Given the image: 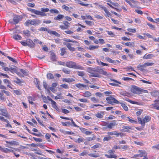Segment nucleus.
<instances>
[{
  "label": "nucleus",
  "instance_id": "f257e3e1",
  "mask_svg": "<svg viewBox=\"0 0 159 159\" xmlns=\"http://www.w3.org/2000/svg\"><path fill=\"white\" fill-rule=\"evenodd\" d=\"M98 68V66L95 67L94 68L88 67L87 68V71L92 74V76L99 77L100 76L98 74L95 73L97 72Z\"/></svg>",
  "mask_w": 159,
  "mask_h": 159
},
{
  "label": "nucleus",
  "instance_id": "f03ea898",
  "mask_svg": "<svg viewBox=\"0 0 159 159\" xmlns=\"http://www.w3.org/2000/svg\"><path fill=\"white\" fill-rule=\"evenodd\" d=\"M41 23V21L39 20L33 19L27 20L25 23V25L26 26H28L30 25H37Z\"/></svg>",
  "mask_w": 159,
  "mask_h": 159
},
{
  "label": "nucleus",
  "instance_id": "7ed1b4c3",
  "mask_svg": "<svg viewBox=\"0 0 159 159\" xmlns=\"http://www.w3.org/2000/svg\"><path fill=\"white\" fill-rule=\"evenodd\" d=\"M118 125V123L117 121L113 120L109 124L107 123L106 125L107 126V128L109 129H111L114 126L117 125Z\"/></svg>",
  "mask_w": 159,
  "mask_h": 159
},
{
  "label": "nucleus",
  "instance_id": "20e7f679",
  "mask_svg": "<svg viewBox=\"0 0 159 159\" xmlns=\"http://www.w3.org/2000/svg\"><path fill=\"white\" fill-rule=\"evenodd\" d=\"M131 91L134 93L136 94H139L142 92L140 89L136 86H134L133 87L132 89H131Z\"/></svg>",
  "mask_w": 159,
  "mask_h": 159
},
{
  "label": "nucleus",
  "instance_id": "39448f33",
  "mask_svg": "<svg viewBox=\"0 0 159 159\" xmlns=\"http://www.w3.org/2000/svg\"><path fill=\"white\" fill-rule=\"evenodd\" d=\"M0 111L1 112L0 115L6 116L7 115V109L5 107L1 108L0 107Z\"/></svg>",
  "mask_w": 159,
  "mask_h": 159
},
{
  "label": "nucleus",
  "instance_id": "423d86ee",
  "mask_svg": "<svg viewBox=\"0 0 159 159\" xmlns=\"http://www.w3.org/2000/svg\"><path fill=\"white\" fill-rule=\"evenodd\" d=\"M76 63L72 61L66 62V66L70 68H74Z\"/></svg>",
  "mask_w": 159,
  "mask_h": 159
},
{
  "label": "nucleus",
  "instance_id": "0eeeda50",
  "mask_svg": "<svg viewBox=\"0 0 159 159\" xmlns=\"http://www.w3.org/2000/svg\"><path fill=\"white\" fill-rule=\"evenodd\" d=\"M97 72L105 75L106 76H108L110 74L108 73L107 71H105L102 69H100L98 67Z\"/></svg>",
  "mask_w": 159,
  "mask_h": 159
},
{
  "label": "nucleus",
  "instance_id": "6e6552de",
  "mask_svg": "<svg viewBox=\"0 0 159 159\" xmlns=\"http://www.w3.org/2000/svg\"><path fill=\"white\" fill-rule=\"evenodd\" d=\"M27 46L30 48H34L35 46V43L30 39H27Z\"/></svg>",
  "mask_w": 159,
  "mask_h": 159
},
{
  "label": "nucleus",
  "instance_id": "1a4fd4ad",
  "mask_svg": "<svg viewBox=\"0 0 159 159\" xmlns=\"http://www.w3.org/2000/svg\"><path fill=\"white\" fill-rule=\"evenodd\" d=\"M110 80L111 81L115 82V83H109V84H110L111 85L113 86H117V87H119V85L118 84H121V83L119 81H117V80H115L111 79Z\"/></svg>",
  "mask_w": 159,
  "mask_h": 159
},
{
  "label": "nucleus",
  "instance_id": "9d476101",
  "mask_svg": "<svg viewBox=\"0 0 159 159\" xmlns=\"http://www.w3.org/2000/svg\"><path fill=\"white\" fill-rule=\"evenodd\" d=\"M20 20V18L19 16H16L14 17L13 18V22H12V20H10L9 22L11 23H13L14 24H17Z\"/></svg>",
  "mask_w": 159,
  "mask_h": 159
},
{
  "label": "nucleus",
  "instance_id": "9b49d317",
  "mask_svg": "<svg viewBox=\"0 0 159 159\" xmlns=\"http://www.w3.org/2000/svg\"><path fill=\"white\" fill-rule=\"evenodd\" d=\"M123 129V131L124 132H130V129H133L132 127L131 126H123L122 127Z\"/></svg>",
  "mask_w": 159,
  "mask_h": 159
},
{
  "label": "nucleus",
  "instance_id": "f8f14e48",
  "mask_svg": "<svg viewBox=\"0 0 159 159\" xmlns=\"http://www.w3.org/2000/svg\"><path fill=\"white\" fill-rule=\"evenodd\" d=\"M63 44L67 46L68 49L71 51H74L75 50V48L71 47L70 43H66L64 42Z\"/></svg>",
  "mask_w": 159,
  "mask_h": 159
},
{
  "label": "nucleus",
  "instance_id": "ddd939ff",
  "mask_svg": "<svg viewBox=\"0 0 159 159\" xmlns=\"http://www.w3.org/2000/svg\"><path fill=\"white\" fill-rule=\"evenodd\" d=\"M151 119V118L150 116H145L143 119V126H144L145 125V123L149 121Z\"/></svg>",
  "mask_w": 159,
  "mask_h": 159
},
{
  "label": "nucleus",
  "instance_id": "4468645a",
  "mask_svg": "<svg viewBox=\"0 0 159 159\" xmlns=\"http://www.w3.org/2000/svg\"><path fill=\"white\" fill-rule=\"evenodd\" d=\"M60 118H61L63 119H66V120H70L71 121L72 123V125L74 126L75 127H77V128H79V126L77 125H76L75 124V123L73 121L72 119V118L70 119V118H68L65 117H63V116H60Z\"/></svg>",
  "mask_w": 159,
  "mask_h": 159
},
{
  "label": "nucleus",
  "instance_id": "2eb2a0df",
  "mask_svg": "<svg viewBox=\"0 0 159 159\" xmlns=\"http://www.w3.org/2000/svg\"><path fill=\"white\" fill-rule=\"evenodd\" d=\"M104 113L103 111L98 112L96 114V116L98 118H102L103 117V116Z\"/></svg>",
  "mask_w": 159,
  "mask_h": 159
},
{
  "label": "nucleus",
  "instance_id": "dca6fc26",
  "mask_svg": "<svg viewBox=\"0 0 159 159\" xmlns=\"http://www.w3.org/2000/svg\"><path fill=\"white\" fill-rule=\"evenodd\" d=\"M154 57V55L153 54H148V55L146 54L143 57V58L147 59H151Z\"/></svg>",
  "mask_w": 159,
  "mask_h": 159
},
{
  "label": "nucleus",
  "instance_id": "f3484780",
  "mask_svg": "<svg viewBox=\"0 0 159 159\" xmlns=\"http://www.w3.org/2000/svg\"><path fill=\"white\" fill-rule=\"evenodd\" d=\"M34 82L35 84L39 90H41V89H40V87L39 86L40 82L39 80L35 78L34 79Z\"/></svg>",
  "mask_w": 159,
  "mask_h": 159
},
{
  "label": "nucleus",
  "instance_id": "a211bd4d",
  "mask_svg": "<svg viewBox=\"0 0 159 159\" xmlns=\"http://www.w3.org/2000/svg\"><path fill=\"white\" fill-rule=\"evenodd\" d=\"M113 97L111 96H110L109 97H107L106 98V99L107 101V102L109 104H111V105H112V100H113V98H114Z\"/></svg>",
  "mask_w": 159,
  "mask_h": 159
},
{
  "label": "nucleus",
  "instance_id": "6ab92c4d",
  "mask_svg": "<svg viewBox=\"0 0 159 159\" xmlns=\"http://www.w3.org/2000/svg\"><path fill=\"white\" fill-rule=\"evenodd\" d=\"M3 82L4 83L6 84L7 86L9 88L12 89V88L11 87L10 84H11L10 82L8 80L5 79L3 80Z\"/></svg>",
  "mask_w": 159,
  "mask_h": 159
},
{
  "label": "nucleus",
  "instance_id": "aec40b11",
  "mask_svg": "<svg viewBox=\"0 0 159 159\" xmlns=\"http://www.w3.org/2000/svg\"><path fill=\"white\" fill-rule=\"evenodd\" d=\"M6 142L7 143H9L11 145H18V143L14 141H6Z\"/></svg>",
  "mask_w": 159,
  "mask_h": 159
},
{
  "label": "nucleus",
  "instance_id": "412c9836",
  "mask_svg": "<svg viewBox=\"0 0 159 159\" xmlns=\"http://www.w3.org/2000/svg\"><path fill=\"white\" fill-rule=\"evenodd\" d=\"M30 11L32 12L33 13L36 15H40L41 11H38L35 9H30Z\"/></svg>",
  "mask_w": 159,
  "mask_h": 159
},
{
  "label": "nucleus",
  "instance_id": "4be33fe9",
  "mask_svg": "<svg viewBox=\"0 0 159 159\" xmlns=\"http://www.w3.org/2000/svg\"><path fill=\"white\" fill-rule=\"evenodd\" d=\"M30 11L32 12L33 13L36 15H40L41 11H38L35 9H30Z\"/></svg>",
  "mask_w": 159,
  "mask_h": 159
},
{
  "label": "nucleus",
  "instance_id": "5701e85b",
  "mask_svg": "<svg viewBox=\"0 0 159 159\" xmlns=\"http://www.w3.org/2000/svg\"><path fill=\"white\" fill-rule=\"evenodd\" d=\"M64 17V16L62 15L59 14L57 16L55 17L54 19L55 20H60L62 19Z\"/></svg>",
  "mask_w": 159,
  "mask_h": 159
},
{
  "label": "nucleus",
  "instance_id": "b1692460",
  "mask_svg": "<svg viewBox=\"0 0 159 159\" xmlns=\"http://www.w3.org/2000/svg\"><path fill=\"white\" fill-rule=\"evenodd\" d=\"M146 67V65L145 63H144L143 65H139L137 66V68L140 70L142 71L143 70V68Z\"/></svg>",
  "mask_w": 159,
  "mask_h": 159
},
{
  "label": "nucleus",
  "instance_id": "393cba45",
  "mask_svg": "<svg viewBox=\"0 0 159 159\" xmlns=\"http://www.w3.org/2000/svg\"><path fill=\"white\" fill-rule=\"evenodd\" d=\"M51 103L52 104V106L53 108H54L57 110H58L59 109L58 107L57 106V104L55 101H53V102H52Z\"/></svg>",
  "mask_w": 159,
  "mask_h": 159
},
{
  "label": "nucleus",
  "instance_id": "a878e982",
  "mask_svg": "<svg viewBox=\"0 0 159 159\" xmlns=\"http://www.w3.org/2000/svg\"><path fill=\"white\" fill-rule=\"evenodd\" d=\"M62 80L63 81H65L67 82L68 83H70L71 82L74 80H73V79L72 78H63Z\"/></svg>",
  "mask_w": 159,
  "mask_h": 159
},
{
  "label": "nucleus",
  "instance_id": "bb28decb",
  "mask_svg": "<svg viewBox=\"0 0 159 159\" xmlns=\"http://www.w3.org/2000/svg\"><path fill=\"white\" fill-rule=\"evenodd\" d=\"M122 107H123L124 110L125 111H127L128 110V108L127 106L123 102H120V103Z\"/></svg>",
  "mask_w": 159,
  "mask_h": 159
},
{
  "label": "nucleus",
  "instance_id": "cd10ccee",
  "mask_svg": "<svg viewBox=\"0 0 159 159\" xmlns=\"http://www.w3.org/2000/svg\"><path fill=\"white\" fill-rule=\"evenodd\" d=\"M124 45L126 46L132 47L134 46V43L133 42H127L125 43Z\"/></svg>",
  "mask_w": 159,
  "mask_h": 159
},
{
  "label": "nucleus",
  "instance_id": "c85d7f7f",
  "mask_svg": "<svg viewBox=\"0 0 159 159\" xmlns=\"http://www.w3.org/2000/svg\"><path fill=\"white\" fill-rule=\"evenodd\" d=\"M88 155L92 157H99V155L98 153L94 154V153H89L88 154Z\"/></svg>",
  "mask_w": 159,
  "mask_h": 159
},
{
  "label": "nucleus",
  "instance_id": "c756f323",
  "mask_svg": "<svg viewBox=\"0 0 159 159\" xmlns=\"http://www.w3.org/2000/svg\"><path fill=\"white\" fill-rule=\"evenodd\" d=\"M13 38L16 40H20L22 39L21 36L18 34L13 35Z\"/></svg>",
  "mask_w": 159,
  "mask_h": 159
},
{
  "label": "nucleus",
  "instance_id": "7c9ffc66",
  "mask_svg": "<svg viewBox=\"0 0 159 159\" xmlns=\"http://www.w3.org/2000/svg\"><path fill=\"white\" fill-rule=\"evenodd\" d=\"M75 86L77 88L80 89H81L83 88L86 87V85L81 84H76L75 85Z\"/></svg>",
  "mask_w": 159,
  "mask_h": 159
},
{
  "label": "nucleus",
  "instance_id": "2f4dec72",
  "mask_svg": "<svg viewBox=\"0 0 159 159\" xmlns=\"http://www.w3.org/2000/svg\"><path fill=\"white\" fill-rule=\"evenodd\" d=\"M105 156L107 157L108 158H116L117 156L115 155H108L107 154L105 155Z\"/></svg>",
  "mask_w": 159,
  "mask_h": 159
},
{
  "label": "nucleus",
  "instance_id": "473e14b6",
  "mask_svg": "<svg viewBox=\"0 0 159 159\" xmlns=\"http://www.w3.org/2000/svg\"><path fill=\"white\" fill-rule=\"evenodd\" d=\"M98 46L90 45L89 47L87 48L90 50H92L98 48Z\"/></svg>",
  "mask_w": 159,
  "mask_h": 159
},
{
  "label": "nucleus",
  "instance_id": "72a5a7b5",
  "mask_svg": "<svg viewBox=\"0 0 159 159\" xmlns=\"http://www.w3.org/2000/svg\"><path fill=\"white\" fill-rule=\"evenodd\" d=\"M91 95V93L89 91H86L84 93L83 96L85 97H89Z\"/></svg>",
  "mask_w": 159,
  "mask_h": 159
},
{
  "label": "nucleus",
  "instance_id": "f704fd0d",
  "mask_svg": "<svg viewBox=\"0 0 159 159\" xmlns=\"http://www.w3.org/2000/svg\"><path fill=\"white\" fill-rule=\"evenodd\" d=\"M139 154L141 155H142V157L143 156H146L147 155V154L144 151L139 150Z\"/></svg>",
  "mask_w": 159,
  "mask_h": 159
},
{
  "label": "nucleus",
  "instance_id": "c9c22d12",
  "mask_svg": "<svg viewBox=\"0 0 159 159\" xmlns=\"http://www.w3.org/2000/svg\"><path fill=\"white\" fill-rule=\"evenodd\" d=\"M74 69H80V70H84V67H82V66L79 65H77L76 63V65H75V66L74 67Z\"/></svg>",
  "mask_w": 159,
  "mask_h": 159
},
{
  "label": "nucleus",
  "instance_id": "e433bc0d",
  "mask_svg": "<svg viewBox=\"0 0 159 159\" xmlns=\"http://www.w3.org/2000/svg\"><path fill=\"white\" fill-rule=\"evenodd\" d=\"M51 59L52 60L54 61H56V56L55 54L53 52H52L51 53Z\"/></svg>",
  "mask_w": 159,
  "mask_h": 159
},
{
  "label": "nucleus",
  "instance_id": "4c0bfd02",
  "mask_svg": "<svg viewBox=\"0 0 159 159\" xmlns=\"http://www.w3.org/2000/svg\"><path fill=\"white\" fill-rule=\"evenodd\" d=\"M49 33L51 34L54 35L57 37H59L60 36V34L57 33L55 31H50L49 32Z\"/></svg>",
  "mask_w": 159,
  "mask_h": 159
},
{
  "label": "nucleus",
  "instance_id": "58836bf2",
  "mask_svg": "<svg viewBox=\"0 0 159 159\" xmlns=\"http://www.w3.org/2000/svg\"><path fill=\"white\" fill-rule=\"evenodd\" d=\"M105 59L109 62L111 63H114L115 62V61L112 60V59L108 57H106Z\"/></svg>",
  "mask_w": 159,
  "mask_h": 159
},
{
  "label": "nucleus",
  "instance_id": "ea45409f",
  "mask_svg": "<svg viewBox=\"0 0 159 159\" xmlns=\"http://www.w3.org/2000/svg\"><path fill=\"white\" fill-rule=\"evenodd\" d=\"M3 152L5 153H7L9 152H13V150L11 149H10L7 148H4L2 150Z\"/></svg>",
  "mask_w": 159,
  "mask_h": 159
},
{
  "label": "nucleus",
  "instance_id": "a19ab883",
  "mask_svg": "<svg viewBox=\"0 0 159 159\" xmlns=\"http://www.w3.org/2000/svg\"><path fill=\"white\" fill-rule=\"evenodd\" d=\"M20 70L25 75H28V71L27 70L20 69Z\"/></svg>",
  "mask_w": 159,
  "mask_h": 159
},
{
  "label": "nucleus",
  "instance_id": "79ce46f5",
  "mask_svg": "<svg viewBox=\"0 0 159 159\" xmlns=\"http://www.w3.org/2000/svg\"><path fill=\"white\" fill-rule=\"evenodd\" d=\"M45 137L46 139L48 140V141L50 142V138L51 137V134H50L47 133L45 135Z\"/></svg>",
  "mask_w": 159,
  "mask_h": 159
},
{
  "label": "nucleus",
  "instance_id": "37998d69",
  "mask_svg": "<svg viewBox=\"0 0 159 159\" xmlns=\"http://www.w3.org/2000/svg\"><path fill=\"white\" fill-rule=\"evenodd\" d=\"M91 100L94 103H98L99 102V99L96 98L95 97H92Z\"/></svg>",
  "mask_w": 159,
  "mask_h": 159
},
{
  "label": "nucleus",
  "instance_id": "c03bdc74",
  "mask_svg": "<svg viewBox=\"0 0 159 159\" xmlns=\"http://www.w3.org/2000/svg\"><path fill=\"white\" fill-rule=\"evenodd\" d=\"M49 11L52 13L58 14L59 13V11L56 9H52L50 10Z\"/></svg>",
  "mask_w": 159,
  "mask_h": 159
},
{
  "label": "nucleus",
  "instance_id": "a18cd8bd",
  "mask_svg": "<svg viewBox=\"0 0 159 159\" xmlns=\"http://www.w3.org/2000/svg\"><path fill=\"white\" fill-rule=\"evenodd\" d=\"M88 153V152L86 150H84L83 152L79 154L80 156L86 155Z\"/></svg>",
  "mask_w": 159,
  "mask_h": 159
},
{
  "label": "nucleus",
  "instance_id": "49530a36",
  "mask_svg": "<svg viewBox=\"0 0 159 159\" xmlns=\"http://www.w3.org/2000/svg\"><path fill=\"white\" fill-rule=\"evenodd\" d=\"M66 48H61V56H63L66 53Z\"/></svg>",
  "mask_w": 159,
  "mask_h": 159
},
{
  "label": "nucleus",
  "instance_id": "de8ad7c7",
  "mask_svg": "<svg viewBox=\"0 0 159 159\" xmlns=\"http://www.w3.org/2000/svg\"><path fill=\"white\" fill-rule=\"evenodd\" d=\"M62 125L63 126H69L70 125H72L69 122H62Z\"/></svg>",
  "mask_w": 159,
  "mask_h": 159
},
{
  "label": "nucleus",
  "instance_id": "09e8293b",
  "mask_svg": "<svg viewBox=\"0 0 159 159\" xmlns=\"http://www.w3.org/2000/svg\"><path fill=\"white\" fill-rule=\"evenodd\" d=\"M23 33L27 37H29L30 35V34L29 31L28 30H26L23 31Z\"/></svg>",
  "mask_w": 159,
  "mask_h": 159
},
{
  "label": "nucleus",
  "instance_id": "8fccbe9b",
  "mask_svg": "<svg viewBox=\"0 0 159 159\" xmlns=\"http://www.w3.org/2000/svg\"><path fill=\"white\" fill-rule=\"evenodd\" d=\"M47 76L48 79H52L54 78L53 75L50 73L48 74L47 75Z\"/></svg>",
  "mask_w": 159,
  "mask_h": 159
},
{
  "label": "nucleus",
  "instance_id": "3c124183",
  "mask_svg": "<svg viewBox=\"0 0 159 159\" xmlns=\"http://www.w3.org/2000/svg\"><path fill=\"white\" fill-rule=\"evenodd\" d=\"M10 71L11 73H14V72H16V70L15 68H13L12 67H11L10 68Z\"/></svg>",
  "mask_w": 159,
  "mask_h": 159
},
{
  "label": "nucleus",
  "instance_id": "603ef678",
  "mask_svg": "<svg viewBox=\"0 0 159 159\" xmlns=\"http://www.w3.org/2000/svg\"><path fill=\"white\" fill-rule=\"evenodd\" d=\"M100 145H101L100 144L97 143L96 144L92 146L91 148L93 149H95L96 148H99V147H100Z\"/></svg>",
  "mask_w": 159,
  "mask_h": 159
},
{
  "label": "nucleus",
  "instance_id": "864d4df0",
  "mask_svg": "<svg viewBox=\"0 0 159 159\" xmlns=\"http://www.w3.org/2000/svg\"><path fill=\"white\" fill-rule=\"evenodd\" d=\"M84 138L82 137H80L78 139L77 141H75V142L78 143H80L81 142L83 141L84 140Z\"/></svg>",
  "mask_w": 159,
  "mask_h": 159
},
{
  "label": "nucleus",
  "instance_id": "5fc2aeb1",
  "mask_svg": "<svg viewBox=\"0 0 159 159\" xmlns=\"http://www.w3.org/2000/svg\"><path fill=\"white\" fill-rule=\"evenodd\" d=\"M33 139L35 141L39 142H41L43 141V140L42 139L40 138H36L34 137H33Z\"/></svg>",
  "mask_w": 159,
  "mask_h": 159
},
{
  "label": "nucleus",
  "instance_id": "6e6d98bb",
  "mask_svg": "<svg viewBox=\"0 0 159 159\" xmlns=\"http://www.w3.org/2000/svg\"><path fill=\"white\" fill-rule=\"evenodd\" d=\"M29 102L31 104H33L34 103L32 102V98L30 96L28 97Z\"/></svg>",
  "mask_w": 159,
  "mask_h": 159
},
{
  "label": "nucleus",
  "instance_id": "4d7b16f0",
  "mask_svg": "<svg viewBox=\"0 0 159 159\" xmlns=\"http://www.w3.org/2000/svg\"><path fill=\"white\" fill-rule=\"evenodd\" d=\"M62 71L64 72L66 74H70V71L69 70H68L66 68H63Z\"/></svg>",
  "mask_w": 159,
  "mask_h": 159
},
{
  "label": "nucleus",
  "instance_id": "13d9d810",
  "mask_svg": "<svg viewBox=\"0 0 159 159\" xmlns=\"http://www.w3.org/2000/svg\"><path fill=\"white\" fill-rule=\"evenodd\" d=\"M16 79L17 80H14L13 81L15 83L17 84H19L20 83L22 82L21 81H20V79H19L17 77L16 78Z\"/></svg>",
  "mask_w": 159,
  "mask_h": 159
},
{
  "label": "nucleus",
  "instance_id": "bf43d9fd",
  "mask_svg": "<svg viewBox=\"0 0 159 159\" xmlns=\"http://www.w3.org/2000/svg\"><path fill=\"white\" fill-rule=\"evenodd\" d=\"M122 79L124 80L125 81H128L129 80H134L131 78L128 77H124L122 78Z\"/></svg>",
  "mask_w": 159,
  "mask_h": 159
},
{
  "label": "nucleus",
  "instance_id": "052dcab7",
  "mask_svg": "<svg viewBox=\"0 0 159 159\" xmlns=\"http://www.w3.org/2000/svg\"><path fill=\"white\" fill-rule=\"evenodd\" d=\"M104 11L106 13V15H105V16L106 17H109L111 16L110 13L107 10V9Z\"/></svg>",
  "mask_w": 159,
  "mask_h": 159
},
{
  "label": "nucleus",
  "instance_id": "680f3d73",
  "mask_svg": "<svg viewBox=\"0 0 159 159\" xmlns=\"http://www.w3.org/2000/svg\"><path fill=\"white\" fill-rule=\"evenodd\" d=\"M111 139V137L110 136H109L107 137H104V138H103V141H108V140H110V139Z\"/></svg>",
  "mask_w": 159,
  "mask_h": 159
},
{
  "label": "nucleus",
  "instance_id": "e2e57ef3",
  "mask_svg": "<svg viewBox=\"0 0 159 159\" xmlns=\"http://www.w3.org/2000/svg\"><path fill=\"white\" fill-rule=\"evenodd\" d=\"M7 57L9 59V60H10L11 61L14 63H17V61H16L15 59H14L13 58H12L9 56H7Z\"/></svg>",
  "mask_w": 159,
  "mask_h": 159
},
{
  "label": "nucleus",
  "instance_id": "0e129e2a",
  "mask_svg": "<svg viewBox=\"0 0 159 159\" xmlns=\"http://www.w3.org/2000/svg\"><path fill=\"white\" fill-rule=\"evenodd\" d=\"M41 11L43 12H47L49 11V9L47 8H41Z\"/></svg>",
  "mask_w": 159,
  "mask_h": 159
},
{
  "label": "nucleus",
  "instance_id": "69168bd1",
  "mask_svg": "<svg viewBox=\"0 0 159 159\" xmlns=\"http://www.w3.org/2000/svg\"><path fill=\"white\" fill-rule=\"evenodd\" d=\"M0 120L2 121L5 122L7 123L8 122V121L7 120L5 119L3 117L0 116Z\"/></svg>",
  "mask_w": 159,
  "mask_h": 159
},
{
  "label": "nucleus",
  "instance_id": "338daca9",
  "mask_svg": "<svg viewBox=\"0 0 159 159\" xmlns=\"http://www.w3.org/2000/svg\"><path fill=\"white\" fill-rule=\"evenodd\" d=\"M62 8L63 9H65L66 11H68L69 9V7L65 5H63L62 6Z\"/></svg>",
  "mask_w": 159,
  "mask_h": 159
},
{
  "label": "nucleus",
  "instance_id": "774afa93",
  "mask_svg": "<svg viewBox=\"0 0 159 159\" xmlns=\"http://www.w3.org/2000/svg\"><path fill=\"white\" fill-rule=\"evenodd\" d=\"M95 95L96 96L99 97L100 98H102L103 97L102 93L100 92L96 93Z\"/></svg>",
  "mask_w": 159,
  "mask_h": 159
}]
</instances>
